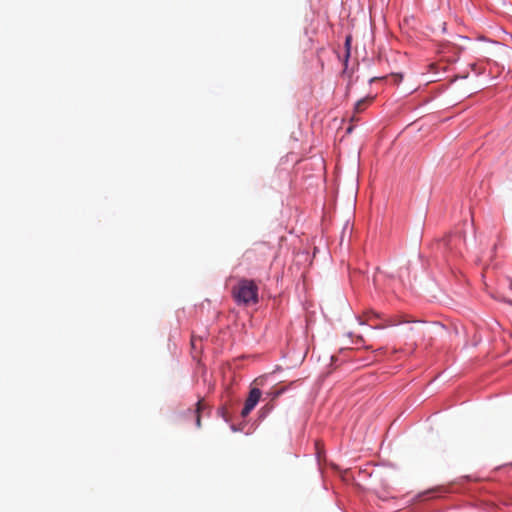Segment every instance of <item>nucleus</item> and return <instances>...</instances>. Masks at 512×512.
Instances as JSON below:
<instances>
[{
	"label": "nucleus",
	"instance_id": "f03ea898",
	"mask_svg": "<svg viewBox=\"0 0 512 512\" xmlns=\"http://www.w3.org/2000/svg\"><path fill=\"white\" fill-rule=\"evenodd\" d=\"M262 392L258 388H252L241 411V416L246 417L255 408L261 398Z\"/></svg>",
	"mask_w": 512,
	"mask_h": 512
},
{
	"label": "nucleus",
	"instance_id": "1a4fd4ad",
	"mask_svg": "<svg viewBox=\"0 0 512 512\" xmlns=\"http://www.w3.org/2000/svg\"><path fill=\"white\" fill-rule=\"evenodd\" d=\"M282 392H283V390H279V391H277V392L275 393V395H274V396H275V397H277V396H279Z\"/></svg>",
	"mask_w": 512,
	"mask_h": 512
},
{
	"label": "nucleus",
	"instance_id": "0eeeda50",
	"mask_svg": "<svg viewBox=\"0 0 512 512\" xmlns=\"http://www.w3.org/2000/svg\"><path fill=\"white\" fill-rule=\"evenodd\" d=\"M372 316L373 317H377V315L375 313H373V312L366 314L367 319H370Z\"/></svg>",
	"mask_w": 512,
	"mask_h": 512
},
{
	"label": "nucleus",
	"instance_id": "7ed1b4c3",
	"mask_svg": "<svg viewBox=\"0 0 512 512\" xmlns=\"http://www.w3.org/2000/svg\"><path fill=\"white\" fill-rule=\"evenodd\" d=\"M204 406H205V404H204L203 400H199L196 404V409L189 410V413L191 414V416L195 418L196 426L198 428L201 427V411L203 410Z\"/></svg>",
	"mask_w": 512,
	"mask_h": 512
},
{
	"label": "nucleus",
	"instance_id": "20e7f679",
	"mask_svg": "<svg viewBox=\"0 0 512 512\" xmlns=\"http://www.w3.org/2000/svg\"><path fill=\"white\" fill-rule=\"evenodd\" d=\"M372 101H373V97H367V98L358 100L354 106V112L360 113V112L364 111Z\"/></svg>",
	"mask_w": 512,
	"mask_h": 512
},
{
	"label": "nucleus",
	"instance_id": "f257e3e1",
	"mask_svg": "<svg viewBox=\"0 0 512 512\" xmlns=\"http://www.w3.org/2000/svg\"><path fill=\"white\" fill-rule=\"evenodd\" d=\"M232 294L239 304L249 305L258 302V287L253 280L241 279L233 288Z\"/></svg>",
	"mask_w": 512,
	"mask_h": 512
},
{
	"label": "nucleus",
	"instance_id": "423d86ee",
	"mask_svg": "<svg viewBox=\"0 0 512 512\" xmlns=\"http://www.w3.org/2000/svg\"><path fill=\"white\" fill-rule=\"evenodd\" d=\"M351 44H352V37H351V35H348L345 39V49H346L345 62L348 61V58L350 56Z\"/></svg>",
	"mask_w": 512,
	"mask_h": 512
},
{
	"label": "nucleus",
	"instance_id": "39448f33",
	"mask_svg": "<svg viewBox=\"0 0 512 512\" xmlns=\"http://www.w3.org/2000/svg\"><path fill=\"white\" fill-rule=\"evenodd\" d=\"M409 322H415V320H411L406 315H399V316H396L393 318V320L391 321V325H399L402 323H409Z\"/></svg>",
	"mask_w": 512,
	"mask_h": 512
},
{
	"label": "nucleus",
	"instance_id": "6e6552de",
	"mask_svg": "<svg viewBox=\"0 0 512 512\" xmlns=\"http://www.w3.org/2000/svg\"><path fill=\"white\" fill-rule=\"evenodd\" d=\"M196 339L195 337L193 336L192 339H191V344H192V347H196Z\"/></svg>",
	"mask_w": 512,
	"mask_h": 512
}]
</instances>
